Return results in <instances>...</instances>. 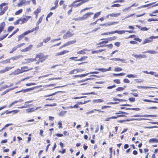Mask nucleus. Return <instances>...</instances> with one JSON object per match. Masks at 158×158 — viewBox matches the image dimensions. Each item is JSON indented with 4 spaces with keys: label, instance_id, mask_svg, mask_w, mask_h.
<instances>
[{
    "label": "nucleus",
    "instance_id": "1",
    "mask_svg": "<svg viewBox=\"0 0 158 158\" xmlns=\"http://www.w3.org/2000/svg\"><path fill=\"white\" fill-rule=\"evenodd\" d=\"M47 57L46 56H44L43 54H41L39 55H37V56L35 59L30 58L25 59L26 61L25 62L26 63H28L30 62L39 60L40 62H42Z\"/></svg>",
    "mask_w": 158,
    "mask_h": 158
},
{
    "label": "nucleus",
    "instance_id": "2",
    "mask_svg": "<svg viewBox=\"0 0 158 158\" xmlns=\"http://www.w3.org/2000/svg\"><path fill=\"white\" fill-rule=\"evenodd\" d=\"M143 53L145 54L138 55L135 54H132V55L136 58L141 59L147 57L148 56V55L147 54V53L154 54L156 53V52L154 50H148L143 52Z\"/></svg>",
    "mask_w": 158,
    "mask_h": 158
},
{
    "label": "nucleus",
    "instance_id": "3",
    "mask_svg": "<svg viewBox=\"0 0 158 158\" xmlns=\"http://www.w3.org/2000/svg\"><path fill=\"white\" fill-rule=\"evenodd\" d=\"M158 36H150L148 38L144 40L143 42V44H144L147 43H150L152 41V39H153L158 38Z\"/></svg>",
    "mask_w": 158,
    "mask_h": 158
},
{
    "label": "nucleus",
    "instance_id": "4",
    "mask_svg": "<svg viewBox=\"0 0 158 158\" xmlns=\"http://www.w3.org/2000/svg\"><path fill=\"white\" fill-rule=\"evenodd\" d=\"M93 13L91 12L87 13L84 15L82 17L78 19L79 20H84L87 19L90 15H93Z\"/></svg>",
    "mask_w": 158,
    "mask_h": 158
},
{
    "label": "nucleus",
    "instance_id": "5",
    "mask_svg": "<svg viewBox=\"0 0 158 158\" xmlns=\"http://www.w3.org/2000/svg\"><path fill=\"white\" fill-rule=\"evenodd\" d=\"M74 35L73 32L72 31V32L68 31L66 34H64L63 36V38L64 39H66L69 37H70L73 36Z\"/></svg>",
    "mask_w": 158,
    "mask_h": 158
},
{
    "label": "nucleus",
    "instance_id": "6",
    "mask_svg": "<svg viewBox=\"0 0 158 158\" xmlns=\"http://www.w3.org/2000/svg\"><path fill=\"white\" fill-rule=\"evenodd\" d=\"M31 18L30 16H26L24 18H20L19 20L20 21V24H22L27 22L28 20Z\"/></svg>",
    "mask_w": 158,
    "mask_h": 158
},
{
    "label": "nucleus",
    "instance_id": "7",
    "mask_svg": "<svg viewBox=\"0 0 158 158\" xmlns=\"http://www.w3.org/2000/svg\"><path fill=\"white\" fill-rule=\"evenodd\" d=\"M34 89H35L34 87H32L31 88L27 89H23L19 91L16 92H15V93L17 94V93L20 92H22L23 93H24L27 92H29L30 91L33 90H34Z\"/></svg>",
    "mask_w": 158,
    "mask_h": 158
},
{
    "label": "nucleus",
    "instance_id": "8",
    "mask_svg": "<svg viewBox=\"0 0 158 158\" xmlns=\"http://www.w3.org/2000/svg\"><path fill=\"white\" fill-rule=\"evenodd\" d=\"M89 1V0H82V2L77 4H74V5H71L73 6V7H78L80 6L82 4H83Z\"/></svg>",
    "mask_w": 158,
    "mask_h": 158
},
{
    "label": "nucleus",
    "instance_id": "9",
    "mask_svg": "<svg viewBox=\"0 0 158 158\" xmlns=\"http://www.w3.org/2000/svg\"><path fill=\"white\" fill-rule=\"evenodd\" d=\"M12 67H6L4 69L0 71V73H2L7 71L11 69Z\"/></svg>",
    "mask_w": 158,
    "mask_h": 158
},
{
    "label": "nucleus",
    "instance_id": "10",
    "mask_svg": "<svg viewBox=\"0 0 158 158\" xmlns=\"http://www.w3.org/2000/svg\"><path fill=\"white\" fill-rule=\"evenodd\" d=\"M32 69V68H31L30 69H28V67H23L21 68L22 71L21 72H20L19 73H21L27 71L29 70H31Z\"/></svg>",
    "mask_w": 158,
    "mask_h": 158
},
{
    "label": "nucleus",
    "instance_id": "11",
    "mask_svg": "<svg viewBox=\"0 0 158 158\" xmlns=\"http://www.w3.org/2000/svg\"><path fill=\"white\" fill-rule=\"evenodd\" d=\"M76 42V40H73V41H69V42L66 43L63 46H62L60 48H61L62 47H65V46H67L68 45H69V44H74V43H75Z\"/></svg>",
    "mask_w": 158,
    "mask_h": 158
},
{
    "label": "nucleus",
    "instance_id": "12",
    "mask_svg": "<svg viewBox=\"0 0 158 158\" xmlns=\"http://www.w3.org/2000/svg\"><path fill=\"white\" fill-rule=\"evenodd\" d=\"M96 70L100 71L102 72H106L107 71H110L111 69V67H110L108 69H106L104 68H100L98 69H95Z\"/></svg>",
    "mask_w": 158,
    "mask_h": 158
},
{
    "label": "nucleus",
    "instance_id": "13",
    "mask_svg": "<svg viewBox=\"0 0 158 158\" xmlns=\"http://www.w3.org/2000/svg\"><path fill=\"white\" fill-rule=\"evenodd\" d=\"M104 100L102 99H94L92 101V102L94 103H98L103 102Z\"/></svg>",
    "mask_w": 158,
    "mask_h": 158
},
{
    "label": "nucleus",
    "instance_id": "14",
    "mask_svg": "<svg viewBox=\"0 0 158 158\" xmlns=\"http://www.w3.org/2000/svg\"><path fill=\"white\" fill-rule=\"evenodd\" d=\"M94 111H99V112H104V111H101V110H97L96 109H94L93 110H91L90 111H89L87 112L86 113V114H89L93 113L94 112Z\"/></svg>",
    "mask_w": 158,
    "mask_h": 158
},
{
    "label": "nucleus",
    "instance_id": "15",
    "mask_svg": "<svg viewBox=\"0 0 158 158\" xmlns=\"http://www.w3.org/2000/svg\"><path fill=\"white\" fill-rule=\"evenodd\" d=\"M120 15L121 13H112L109 14V15H110V16L116 17L119 16Z\"/></svg>",
    "mask_w": 158,
    "mask_h": 158
},
{
    "label": "nucleus",
    "instance_id": "16",
    "mask_svg": "<svg viewBox=\"0 0 158 158\" xmlns=\"http://www.w3.org/2000/svg\"><path fill=\"white\" fill-rule=\"evenodd\" d=\"M155 3V2H154V3L153 2V3H149V4H148L147 5L141 6L139 7H137V9H139V8H142L147 7V6H149L152 5V4H153V3Z\"/></svg>",
    "mask_w": 158,
    "mask_h": 158
},
{
    "label": "nucleus",
    "instance_id": "17",
    "mask_svg": "<svg viewBox=\"0 0 158 158\" xmlns=\"http://www.w3.org/2000/svg\"><path fill=\"white\" fill-rule=\"evenodd\" d=\"M150 143H157L158 142V139H151L149 140Z\"/></svg>",
    "mask_w": 158,
    "mask_h": 158
},
{
    "label": "nucleus",
    "instance_id": "18",
    "mask_svg": "<svg viewBox=\"0 0 158 158\" xmlns=\"http://www.w3.org/2000/svg\"><path fill=\"white\" fill-rule=\"evenodd\" d=\"M66 112L67 111H66L62 110L59 113V115L60 116L63 117L65 115Z\"/></svg>",
    "mask_w": 158,
    "mask_h": 158
},
{
    "label": "nucleus",
    "instance_id": "19",
    "mask_svg": "<svg viewBox=\"0 0 158 158\" xmlns=\"http://www.w3.org/2000/svg\"><path fill=\"white\" fill-rule=\"evenodd\" d=\"M41 7H39L34 11V14H38V13H40L41 12Z\"/></svg>",
    "mask_w": 158,
    "mask_h": 158
},
{
    "label": "nucleus",
    "instance_id": "20",
    "mask_svg": "<svg viewBox=\"0 0 158 158\" xmlns=\"http://www.w3.org/2000/svg\"><path fill=\"white\" fill-rule=\"evenodd\" d=\"M101 12L99 11L95 13L93 17L94 19H95V18H98L101 14Z\"/></svg>",
    "mask_w": 158,
    "mask_h": 158
},
{
    "label": "nucleus",
    "instance_id": "21",
    "mask_svg": "<svg viewBox=\"0 0 158 158\" xmlns=\"http://www.w3.org/2000/svg\"><path fill=\"white\" fill-rule=\"evenodd\" d=\"M137 87L138 88H143L144 89H149L151 88H155V87H152L150 86H137Z\"/></svg>",
    "mask_w": 158,
    "mask_h": 158
},
{
    "label": "nucleus",
    "instance_id": "22",
    "mask_svg": "<svg viewBox=\"0 0 158 158\" xmlns=\"http://www.w3.org/2000/svg\"><path fill=\"white\" fill-rule=\"evenodd\" d=\"M34 31V28H33L30 31H28L24 32L23 34L24 35H27L28 34Z\"/></svg>",
    "mask_w": 158,
    "mask_h": 158
},
{
    "label": "nucleus",
    "instance_id": "23",
    "mask_svg": "<svg viewBox=\"0 0 158 158\" xmlns=\"http://www.w3.org/2000/svg\"><path fill=\"white\" fill-rule=\"evenodd\" d=\"M137 75L136 74H130L126 76V77H128V78H135L137 77Z\"/></svg>",
    "mask_w": 158,
    "mask_h": 158
},
{
    "label": "nucleus",
    "instance_id": "24",
    "mask_svg": "<svg viewBox=\"0 0 158 158\" xmlns=\"http://www.w3.org/2000/svg\"><path fill=\"white\" fill-rule=\"evenodd\" d=\"M118 23V22H109L107 23H106L107 24V26H110V25H114L116 23Z\"/></svg>",
    "mask_w": 158,
    "mask_h": 158
},
{
    "label": "nucleus",
    "instance_id": "25",
    "mask_svg": "<svg viewBox=\"0 0 158 158\" xmlns=\"http://www.w3.org/2000/svg\"><path fill=\"white\" fill-rule=\"evenodd\" d=\"M69 52V51H63L58 53V54H56V56H59V55H63L65 53L68 52Z\"/></svg>",
    "mask_w": 158,
    "mask_h": 158
},
{
    "label": "nucleus",
    "instance_id": "26",
    "mask_svg": "<svg viewBox=\"0 0 158 158\" xmlns=\"http://www.w3.org/2000/svg\"><path fill=\"white\" fill-rule=\"evenodd\" d=\"M110 60H117V61H121L124 62L125 60L124 59H121L120 58H112L110 59Z\"/></svg>",
    "mask_w": 158,
    "mask_h": 158
},
{
    "label": "nucleus",
    "instance_id": "27",
    "mask_svg": "<svg viewBox=\"0 0 158 158\" xmlns=\"http://www.w3.org/2000/svg\"><path fill=\"white\" fill-rule=\"evenodd\" d=\"M20 1L23 2L24 4V5L29 4L30 2V1L26 2L25 0H20Z\"/></svg>",
    "mask_w": 158,
    "mask_h": 158
},
{
    "label": "nucleus",
    "instance_id": "28",
    "mask_svg": "<svg viewBox=\"0 0 158 158\" xmlns=\"http://www.w3.org/2000/svg\"><path fill=\"white\" fill-rule=\"evenodd\" d=\"M35 110H34L33 108L27 109L26 110L27 113H29L35 111Z\"/></svg>",
    "mask_w": 158,
    "mask_h": 158
},
{
    "label": "nucleus",
    "instance_id": "29",
    "mask_svg": "<svg viewBox=\"0 0 158 158\" xmlns=\"http://www.w3.org/2000/svg\"><path fill=\"white\" fill-rule=\"evenodd\" d=\"M147 119H145L144 118H131L130 119L131 121H134V120H145Z\"/></svg>",
    "mask_w": 158,
    "mask_h": 158
},
{
    "label": "nucleus",
    "instance_id": "30",
    "mask_svg": "<svg viewBox=\"0 0 158 158\" xmlns=\"http://www.w3.org/2000/svg\"><path fill=\"white\" fill-rule=\"evenodd\" d=\"M23 5H25L24 4L23 2L20 1L17 4L16 6L18 7H19Z\"/></svg>",
    "mask_w": 158,
    "mask_h": 158
},
{
    "label": "nucleus",
    "instance_id": "31",
    "mask_svg": "<svg viewBox=\"0 0 158 158\" xmlns=\"http://www.w3.org/2000/svg\"><path fill=\"white\" fill-rule=\"evenodd\" d=\"M126 32L125 31L122 30L120 31H116V33H117L119 35H121L124 33Z\"/></svg>",
    "mask_w": 158,
    "mask_h": 158
},
{
    "label": "nucleus",
    "instance_id": "32",
    "mask_svg": "<svg viewBox=\"0 0 158 158\" xmlns=\"http://www.w3.org/2000/svg\"><path fill=\"white\" fill-rule=\"evenodd\" d=\"M24 43H23V44H18L16 46H15L14 48V49H17L18 48H20V47H21L22 46H23V45H24Z\"/></svg>",
    "mask_w": 158,
    "mask_h": 158
},
{
    "label": "nucleus",
    "instance_id": "33",
    "mask_svg": "<svg viewBox=\"0 0 158 158\" xmlns=\"http://www.w3.org/2000/svg\"><path fill=\"white\" fill-rule=\"evenodd\" d=\"M22 9H20L18 11H16L15 13V15H18L20 13H21L22 12Z\"/></svg>",
    "mask_w": 158,
    "mask_h": 158
},
{
    "label": "nucleus",
    "instance_id": "34",
    "mask_svg": "<svg viewBox=\"0 0 158 158\" xmlns=\"http://www.w3.org/2000/svg\"><path fill=\"white\" fill-rule=\"evenodd\" d=\"M56 106V103H54L53 104H46L44 105V106Z\"/></svg>",
    "mask_w": 158,
    "mask_h": 158
},
{
    "label": "nucleus",
    "instance_id": "35",
    "mask_svg": "<svg viewBox=\"0 0 158 158\" xmlns=\"http://www.w3.org/2000/svg\"><path fill=\"white\" fill-rule=\"evenodd\" d=\"M55 85L54 84H51L48 85H45L43 86V87L44 88H48L51 86H54Z\"/></svg>",
    "mask_w": 158,
    "mask_h": 158
},
{
    "label": "nucleus",
    "instance_id": "36",
    "mask_svg": "<svg viewBox=\"0 0 158 158\" xmlns=\"http://www.w3.org/2000/svg\"><path fill=\"white\" fill-rule=\"evenodd\" d=\"M148 22H151L152 21H158V19H153V18H151V19H148Z\"/></svg>",
    "mask_w": 158,
    "mask_h": 158
},
{
    "label": "nucleus",
    "instance_id": "37",
    "mask_svg": "<svg viewBox=\"0 0 158 158\" xmlns=\"http://www.w3.org/2000/svg\"><path fill=\"white\" fill-rule=\"evenodd\" d=\"M19 102V101H14V102H12L11 103L9 106V107H10L11 106H12L13 105H14V104H15L16 103H17Z\"/></svg>",
    "mask_w": 158,
    "mask_h": 158
},
{
    "label": "nucleus",
    "instance_id": "38",
    "mask_svg": "<svg viewBox=\"0 0 158 158\" xmlns=\"http://www.w3.org/2000/svg\"><path fill=\"white\" fill-rule=\"evenodd\" d=\"M110 119H116V117H115V116H112L109 118H106L105 119V120L106 121H109Z\"/></svg>",
    "mask_w": 158,
    "mask_h": 158
},
{
    "label": "nucleus",
    "instance_id": "39",
    "mask_svg": "<svg viewBox=\"0 0 158 158\" xmlns=\"http://www.w3.org/2000/svg\"><path fill=\"white\" fill-rule=\"evenodd\" d=\"M51 40L50 37H48L45 39L44 40V42L46 43Z\"/></svg>",
    "mask_w": 158,
    "mask_h": 158
},
{
    "label": "nucleus",
    "instance_id": "40",
    "mask_svg": "<svg viewBox=\"0 0 158 158\" xmlns=\"http://www.w3.org/2000/svg\"><path fill=\"white\" fill-rule=\"evenodd\" d=\"M14 27L10 26L8 27L7 31L8 32H10L14 29Z\"/></svg>",
    "mask_w": 158,
    "mask_h": 158
},
{
    "label": "nucleus",
    "instance_id": "41",
    "mask_svg": "<svg viewBox=\"0 0 158 158\" xmlns=\"http://www.w3.org/2000/svg\"><path fill=\"white\" fill-rule=\"evenodd\" d=\"M143 101L146 102H153L154 103H158V102L155 101H153L151 100H149L147 99H143Z\"/></svg>",
    "mask_w": 158,
    "mask_h": 158
},
{
    "label": "nucleus",
    "instance_id": "42",
    "mask_svg": "<svg viewBox=\"0 0 158 158\" xmlns=\"http://www.w3.org/2000/svg\"><path fill=\"white\" fill-rule=\"evenodd\" d=\"M143 116H144V117H156V115H144Z\"/></svg>",
    "mask_w": 158,
    "mask_h": 158
},
{
    "label": "nucleus",
    "instance_id": "43",
    "mask_svg": "<svg viewBox=\"0 0 158 158\" xmlns=\"http://www.w3.org/2000/svg\"><path fill=\"white\" fill-rule=\"evenodd\" d=\"M124 90V88H123L122 87H118L116 89V90L117 91H122Z\"/></svg>",
    "mask_w": 158,
    "mask_h": 158
},
{
    "label": "nucleus",
    "instance_id": "44",
    "mask_svg": "<svg viewBox=\"0 0 158 158\" xmlns=\"http://www.w3.org/2000/svg\"><path fill=\"white\" fill-rule=\"evenodd\" d=\"M43 18L42 17H41L39 19L38 21L37 22V24L39 25V24L42 21Z\"/></svg>",
    "mask_w": 158,
    "mask_h": 158
},
{
    "label": "nucleus",
    "instance_id": "45",
    "mask_svg": "<svg viewBox=\"0 0 158 158\" xmlns=\"http://www.w3.org/2000/svg\"><path fill=\"white\" fill-rule=\"evenodd\" d=\"M36 83H27L26 84V85L27 86H29L32 85H36Z\"/></svg>",
    "mask_w": 158,
    "mask_h": 158
},
{
    "label": "nucleus",
    "instance_id": "46",
    "mask_svg": "<svg viewBox=\"0 0 158 158\" xmlns=\"http://www.w3.org/2000/svg\"><path fill=\"white\" fill-rule=\"evenodd\" d=\"M60 92V91H59V92H56L54 93H53L52 94H50V95H45L44 96V97H50V96H53V95H55V94L57 93H58V92Z\"/></svg>",
    "mask_w": 158,
    "mask_h": 158
},
{
    "label": "nucleus",
    "instance_id": "47",
    "mask_svg": "<svg viewBox=\"0 0 158 158\" xmlns=\"http://www.w3.org/2000/svg\"><path fill=\"white\" fill-rule=\"evenodd\" d=\"M24 35L23 34H22L20 35H19L18 37V40L19 41L20 40L23 38L24 37Z\"/></svg>",
    "mask_w": 158,
    "mask_h": 158
},
{
    "label": "nucleus",
    "instance_id": "48",
    "mask_svg": "<svg viewBox=\"0 0 158 158\" xmlns=\"http://www.w3.org/2000/svg\"><path fill=\"white\" fill-rule=\"evenodd\" d=\"M78 107V105L77 104H75L74 106H70L68 108H77Z\"/></svg>",
    "mask_w": 158,
    "mask_h": 158
},
{
    "label": "nucleus",
    "instance_id": "49",
    "mask_svg": "<svg viewBox=\"0 0 158 158\" xmlns=\"http://www.w3.org/2000/svg\"><path fill=\"white\" fill-rule=\"evenodd\" d=\"M6 3H2L0 5V9H2V8H3V6H6Z\"/></svg>",
    "mask_w": 158,
    "mask_h": 158
},
{
    "label": "nucleus",
    "instance_id": "50",
    "mask_svg": "<svg viewBox=\"0 0 158 158\" xmlns=\"http://www.w3.org/2000/svg\"><path fill=\"white\" fill-rule=\"evenodd\" d=\"M129 100L130 102H133L135 101V98H129Z\"/></svg>",
    "mask_w": 158,
    "mask_h": 158
},
{
    "label": "nucleus",
    "instance_id": "51",
    "mask_svg": "<svg viewBox=\"0 0 158 158\" xmlns=\"http://www.w3.org/2000/svg\"><path fill=\"white\" fill-rule=\"evenodd\" d=\"M113 81L114 82H115L118 84L120 83V80L119 79H115Z\"/></svg>",
    "mask_w": 158,
    "mask_h": 158
},
{
    "label": "nucleus",
    "instance_id": "52",
    "mask_svg": "<svg viewBox=\"0 0 158 158\" xmlns=\"http://www.w3.org/2000/svg\"><path fill=\"white\" fill-rule=\"evenodd\" d=\"M20 21L19 20V19L18 20H17L15 22H14V24L17 25L19 23L20 24Z\"/></svg>",
    "mask_w": 158,
    "mask_h": 158
},
{
    "label": "nucleus",
    "instance_id": "53",
    "mask_svg": "<svg viewBox=\"0 0 158 158\" xmlns=\"http://www.w3.org/2000/svg\"><path fill=\"white\" fill-rule=\"evenodd\" d=\"M122 69L119 67L116 68L114 69V70L116 71H120L122 70Z\"/></svg>",
    "mask_w": 158,
    "mask_h": 158
},
{
    "label": "nucleus",
    "instance_id": "54",
    "mask_svg": "<svg viewBox=\"0 0 158 158\" xmlns=\"http://www.w3.org/2000/svg\"><path fill=\"white\" fill-rule=\"evenodd\" d=\"M58 124L59 125V128H62V123L61 121H59Z\"/></svg>",
    "mask_w": 158,
    "mask_h": 158
},
{
    "label": "nucleus",
    "instance_id": "55",
    "mask_svg": "<svg viewBox=\"0 0 158 158\" xmlns=\"http://www.w3.org/2000/svg\"><path fill=\"white\" fill-rule=\"evenodd\" d=\"M82 95H88V94H95V93L94 92H91L90 93H83L81 94Z\"/></svg>",
    "mask_w": 158,
    "mask_h": 158
},
{
    "label": "nucleus",
    "instance_id": "56",
    "mask_svg": "<svg viewBox=\"0 0 158 158\" xmlns=\"http://www.w3.org/2000/svg\"><path fill=\"white\" fill-rule=\"evenodd\" d=\"M89 74V73H87L86 74L79 75V77H83L88 75Z\"/></svg>",
    "mask_w": 158,
    "mask_h": 158
},
{
    "label": "nucleus",
    "instance_id": "57",
    "mask_svg": "<svg viewBox=\"0 0 158 158\" xmlns=\"http://www.w3.org/2000/svg\"><path fill=\"white\" fill-rule=\"evenodd\" d=\"M116 39V37L115 36H113L109 38V39L110 40H115Z\"/></svg>",
    "mask_w": 158,
    "mask_h": 158
},
{
    "label": "nucleus",
    "instance_id": "58",
    "mask_svg": "<svg viewBox=\"0 0 158 158\" xmlns=\"http://www.w3.org/2000/svg\"><path fill=\"white\" fill-rule=\"evenodd\" d=\"M123 82L126 83H129L130 82L129 80L127 79H125L123 80Z\"/></svg>",
    "mask_w": 158,
    "mask_h": 158
},
{
    "label": "nucleus",
    "instance_id": "59",
    "mask_svg": "<svg viewBox=\"0 0 158 158\" xmlns=\"http://www.w3.org/2000/svg\"><path fill=\"white\" fill-rule=\"evenodd\" d=\"M121 5L119 4H115L111 6L112 7H120Z\"/></svg>",
    "mask_w": 158,
    "mask_h": 158
},
{
    "label": "nucleus",
    "instance_id": "60",
    "mask_svg": "<svg viewBox=\"0 0 158 158\" xmlns=\"http://www.w3.org/2000/svg\"><path fill=\"white\" fill-rule=\"evenodd\" d=\"M0 10L1 11L0 12V15H3L5 12L4 10H2V9H0Z\"/></svg>",
    "mask_w": 158,
    "mask_h": 158
},
{
    "label": "nucleus",
    "instance_id": "61",
    "mask_svg": "<svg viewBox=\"0 0 158 158\" xmlns=\"http://www.w3.org/2000/svg\"><path fill=\"white\" fill-rule=\"evenodd\" d=\"M7 35H8V34H7L6 35H3V36L1 37L0 38V40H3L6 37V36Z\"/></svg>",
    "mask_w": 158,
    "mask_h": 158
},
{
    "label": "nucleus",
    "instance_id": "62",
    "mask_svg": "<svg viewBox=\"0 0 158 158\" xmlns=\"http://www.w3.org/2000/svg\"><path fill=\"white\" fill-rule=\"evenodd\" d=\"M100 29V27H97V28L93 30L92 31V32H96V31H97L98 30H99V29Z\"/></svg>",
    "mask_w": 158,
    "mask_h": 158
},
{
    "label": "nucleus",
    "instance_id": "63",
    "mask_svg": "<svg viewBox=\"0 0 158 158\" xmlns=\"http://www.w3.org/2000/svg\"><path fill=\"white\" fill-rule=\"evenodd\" d=\"M120 43L119 42H116L114 43V45L118 47L120 46Z\"/></svg>",
    "mask_w": 158,
    "mask_h": 158
},
{
    "label": "nucleus",
    "instance_id": "64",
    "mask_svg": "<svg viewBox=\"0 0 158 158\" xmlns=\"http://www.w3.org/2000/svg\"><path fill=\"white\" fill-rule=\"evenodd\" d=\"M59 2L58 0H56L54 3V4L55 5V6L58 7V3Z\"/></svg>",
    "mask_w": 158,
    "mask_h": 158
}]
</instances>
